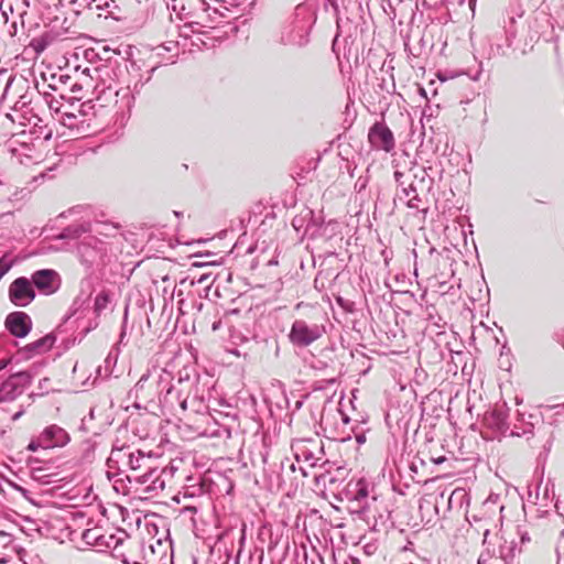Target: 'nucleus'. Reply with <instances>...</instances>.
I'll return each mask as SVG.
<instances>
[{"mask_svg":"<svg viewBox=\"0 0 564 564\" xmlns=\"http://www.w3.org/2000/svg\"><path fill=\"white\" fill-rule=\"evenodd\" d=\"M100 65L94 67L95 77L102 84L104 88L111 89L117 83H127L130 87L133 83V91L139 94L140 89L151 80L156 66L147 72V76L139 74L140 66L134 61L128 63V58L121 56L119 51L102 48V53L95 54Z\"/></svg>","mask_w":564,"mask_h":564,"instance_id":"nucleus-1","label":"nucleus"},{"mask_svg":"<svg viewBox=\"0 0 564 564\" xmlns=\"http://www.w3.org/2000/svg\"><path fill=\"white\" fill-rule=\"evenodd\" d=\"M193 382L188 376L180 378L177 384H172V373L165 369H153L142 375L134 389L137 393H143L147 398L158 395L159 402L171 412L178 408L182 411V399L186 397Z\"/></svg>","mask_w":564,"mask_h":564,"instance_id":"nucleus-2","label":"nucleus"},{"mask_svg":"<svg viewBox=\"0 0 564 564\" xmlns=\"http://www.w3.org/2000/svg\"><path fill=\"white\" fill-rule=\"evenodd\" d=\"M327 317L318 314L307 318H296L289 332L290 343L299 348H305L318 340L326 333Z\"/></svg>","mask_w":564,"mask_h":564,"instance_id":"nucleus-3","label":"nucleus"},{"mask_svg":"<svg viewBox=\"0 0 564 564\" xmlns=\"http://www.w3.org/2000/svg\"><path fill=\"white\" fill-rule=\"evenodd\" d=\"M150 456L130 445L113 446L107 459L108 477L111 478L113 471L117 475L137 471L147 465Z\"/></svg>","mask_w":564,"mask_h":564,"instance_id":"nucleus-4","label":"nucleus"},{"mask_svg":"<svg viewBox=\"0 0 564 564\" xmlns=\"http://www.w3.org/2000/svg\"><path fill=\"white\" fill-rule=\"evenodd\" d=\"M262 460L267 465L264 467V476L271 490H285L297 487V467L290 458L268 464L267 457L263 456Z\"/></svg>","mask_w":564,"mask_h":564,"instance_id":"nucleus-5","label":"nucleus"},{"mask_svg":"<svg viewBox=\"0 0 564 564\" xmlns=\"http://www.w3.org/2000/svg\"><path fill=\"white\" fill-rule=\"evenodd\" d=\"M372 492L373 486L365 478L350 479L336 498L341 501L347 500L350 503V513L359 516V510L371 501Z\"/></svg>","mask_w":564,"mask_h":564,"instance_id":"nucleus-6","label":"nucleus"},{"mask_svg":"<svg viewBox=\"0 0 564 564\" xmlns=\"http://www.w3.org/2000/svg\"><path fill=\"white\" fill-rule=\"evenodd\" d=\"M70 442L69 433L57 424H51L43 429V431L32 437L28 451L36 452L39 449H52L65 447Z\"/></svg>","mask_w":564,"mask_h":564,"instance_id":"nucleus-7","label":"nucleus"},{"mask_svg":"<svg viewBox=\"0 0 564 564\" xmlns=\"http://www.w3.org/2000/svg\"><path fill=\"white\" fill-rule=\"evenodd\" d=\"M490 529L486 528L484 530V539L482 545L485 546L484 551L480 553L477 563L486 564L494 557L501 558L506 564L509 563L514 557L516 544L513 541L508 542L503 535H496V540L498 545L494 544L489 540Z\"/></svg>","mask_w":564,"mask_h":564,"instance_id":"nucleus-8","label":"nucleus"},{"mask_svg":"<svg viewBox=\"0 0 564 564\" xmlns=\"http://www.w3.org/2000/svg\"><path fill=\"white\" fill-rule=\"evenodd\" d=\"M311 23L299 13L284 24L281 31L280 43L289 46L303 47L310 41Z\"/></svg>","mask_w":564,"mask_h":564,"instance_id":"nucleus-9","label":"nucleus"},{"mask_svg":"<svg viewBox=\"0 0 564 564\" xmlns=\"http://www.w3.org/2000/svg\"><path fill=\"white\" fill-rule=\"evenodd\" d=\"M509 26H505L506 29V46L501 44H491L489 56H505L507 55V48L513 46V51H519L520 54L524 55L533 48V44L538 41L539 34L534 32V34H530L523 42L518 41L514 42L517 31L514 29L516 19L511 17L509 19Z\"/></svg>","mask_w":564,"mask_h":564,"instance_id":"nucleus-10","label":"nucleus"},{"mask_svg":"<svg viewBox=\"0 0 564 564\" xmlns=\"http://www.w3.org/2000/svg\"><path fill=\"white\" fill-rule=\"evenodd\" d=\"M391 511L379 500L376 495L371 496V501L359 510V518L367 522L375 531L388 528Z\"/></svg>","mask_w":564,"mask_h":564,"instance_id":"nucleus-11","label":"nucleus"},{"mask_svg":"<svg viewBox=\"0 0 564 564\" xmlns=\"http://www.w3.org/2000/svg\"><path fill=\"white\" fill-rule=\"evenodd\" d=\"M108 250V243L94 236L85 237L77 246L78 258L88 268L104 262Z\"/></svg>","mask_w":564,"mask_h":564,"instance_id":"nucleus-12","label":"nucleus"},{"mask_svg":"<svg viewBox=\"0 0 564 564\" xmlns=\"http://www.w3.org/2000/svg\"><path fill=\"white\" fill-rule=\"evenodd\" d=\"M33 376L30 371H18L10 375L0 384V401H13L21 395L25 388L32 382Z\"/></svg>","mask_w":564,"mask_h":564,"instance_id":"nucleus-13","label":"nucleus"},{"mask_svg":"<svg viewBox=\"0 0 564 564\" xmlns=\"http://www.w3.org/2000/svg\"><path fill=\"white\" fill-rule=\"evenodd\" d=\"M410 183L406 191H412L413 195L406 199V206L412 209H419L422 203L419 192L430 189L432 180L429 178L426 169L423 166H413L409 170Z\"/></svg>","mask_w":564,"mask_h":564,"instance_id":"nucleus-14","label":"nucleus"},{"mask_svg":"<svg viewBox=\"0 0 564 564\" xmlns=\"http://www.w3.org/2000/svg\"><path fill=\"white\" fill-rule=\"evenodd\" d=\"M509 408L506 402L496 404L495 408L485 412L482 424L492 432V437L505 436L508 434L510 426L508 423Z\"/></svg>","mask_w":564,"mask_h":564,"instance_id":"nucleus-15","label":"nucleus"},{"mask_svg":"<svg viewBox=\"0 0 564 564\" xmlns=\"http://www.w3.org/2000/svg\"><path fill=\"white\" fill-rule=\"evenodd\" d=\"M9 299L18 307L28 306L35 299V290L30 279L17 278L9 286Z\"/></svg>","mask_w":564,"mask_h":564,"instance_id":"nucleus-16","label":"nucleus"},{"mask_svg":"<svg viewBox=\"0 0 564 564\" xmlns=\"http://www.w3.org/2000/svg\"><path fill=\"white\" fill-rule=\"evenodd\" d=\"M192 388H188L186 397L182 399V412L189 411L194 414H207L209 404L205 398V390L200 389L197 380H193Z\"/></svg>","mask_w":564,"mask_h":564,"instance_id":"nucleus-17","label":"nucleus"},{"mask_svg":"<svg viewBox=\"0 0 564 564\" xmlns=\"http://www.w3.org/2000/svg\"><path fill=\"white\" fill-rule=\"evenodd\" d=\"M31 282L34 289L44 295L54 294L61 286V276L53 269H41L32 273Z\"/></svg>","mask_w":564,"mask_h":564,"instance_id":"nucleus-18","label":"nucleus"},{"mask_svg":"<svg viewBox=\"0 0 564 564\" xmlns=\"http://www.w3.org/2000/svg\"><path fill=\"white\" fill-rule=\"evenodd\" d=\"M368 139L373 148L386 152H390L395 145L392 131L383 122H376L369 129Z\"/></svg>","mask_w":564,"mask_h":564,"instance_id":"nucleus-19","label":"nucleus"},{"mask_svg":"<svg viewBox=\"0 0 564 564\" xmlns=\"http://www.w3.org/2000/svg\"><path fill=\"white\" fill-rule=\"evenodd\" d=\"M162 469L149 467L142 475L133 476L137 484L143 486V492L153 497L158 496L165 488V481L162 479Z\"/></svg>","mask_w":564,"mask_h":564,"instance_id":"nucleus-20","label":"nucleus"},{"mask_svg":"<svg viewBox=\"0 0 564 564\" xmlns=\"http://www.w3.org/2000/svg\"><path fill=\"white\" fill-rule=\"evenodd\" d=\"M8 332L18 338H24L32 330L31 317L22 311H15L7 315L4 321Z\"/></svg>","mask_w":564,"mask_h":564,"instance_id":"nucleus-21","label":"nucleus"},{"mask_svg":"<svg viewBox=\"0 0 564 564\" xmlns=\"http://www.w3.org/2000/svg\"><path fill=\"white\" fill-rule=\"evenodd\" d=\"M55 341L56 337L53 334H47L19 349L18 355L22 359H31L34 356L42 355L51 350Z\"/></svg>","mask_w":564,"mask_h":564,"instance_id":"nucleus-22","label":"nucleus"},{"mask_svg":"<svg viewBox=\"0 0 564 564\" xmlns=\"http://www.w3.org/2000/svg\"><path fill=\"white\" fill-rule=\"evenodd\" d=\"M106 532H102L100 528L87 529L83 532V540L86 544L99 547L104 551Z\"/></svg>","mask_w":564,"mask_h":564,"instance_id":"nucleus-23","label":"nucleus"},{"mask_svg":"<svg viewBox=\"0 0 564 564\" xmlns=\"http://www.w3.org/2000/svg\"><path fill=\"white\" fill-rule=\"evenodd\" d=\"M88 231H90V224L88 221H84L67 226L62 230L58 237L61 239H76Z\"/></svg>","mask_w":564,"mask_h":564,"instance_id":"nucleus-24","label":"nucleus"},{"mask_svg":"<svg viewBox=\"0 0 564 564\" xmlns=\"http://www.w3.org/2000/svg\"><path fill=\"white\" fill-rule=\"evenodd\" d=\"M529 419L530 420L535 419V422L525 421L524 414H519V421H521L523 423V429L520 432L518 425H514V430H511L509 435L510 436L532 435L535 423L543 424L542 419L538 415L529 414Z\"/></svg>","mask_w":564,"mask_h":564,"instance_id":"nucleus-25","label":"nucleus"},{"mask_svg":"<svg viewBox=\"0 0 564 564\" xmlns=\"http://www.w3.org/2000/svg\"><path fill=\"white\" fill-rule=\"evenodd\" d=\"M295 458L297 462L304 460L310 464L311 467H315L322 457H317L312 448H308L306 444H299L295 448Z\"/></svg>","mask_w":564,"mask_h":564,"instance_id":"nucleus-26","label":"nucleus"},{"mask_svg":"<svg viewBox=\"0 0 564 564\" xmlns=\"http://www.w3.org/2000/svg\"><path fill=\"white\" fill-rule=\"evenodd\" d=\"M394 180L398 184V187L400 188V192L397 193V198H399L400 200H403L405 198L409 199L413 195L412 191H406L408 184L410 183L409 171H395Z\"/></svg>","mask_w":564,"mask_h":564,"instance_id":"nucleus-27","label":"nucleus"},{"mask_svg":"<svg viewBox=\"0 0 564 564\" xmlns=\"http://www.w3.org/2000/svg\"><path fill=\"white\" fill-rule=\"evenodd\" d=\"M110 295L107 291H101L95 297L94 302V312L97 316H99L109 305Z\"/></svg>","mask_w":564,"mask_h":564,"instance_id":"nucleus-28","label":"nucleus"},{"mask_svg":"<svg viewBox=\"0 0 564 564\" xmlns=\"http://www.w3.org/2000/svg\"><path fill=\"white\" fill-rule=\"evenodd\" d=\"M122 536H119L115 533H106L104 551L111 549L113 551L112 555L117 554L116 551L122 544Z\"/></svg>","mask_w":564,"mask_h":564,"instance_id":"nucleus-29","label":"nucleus"},{"mask_svg":"<svg viewBox=\"0 0 564 564\" xmlns=\"http://www.w3.org/2000/svg\"><path fill=\"white\" fill-rule=\"evenodd\" d=\"M332 8L334 17L336 19L337 29L340 30L344 23V19L341 15V11L339 9V4L337 0H328L327 2H324V9L327 10Z\"/></svg>","mask_w":564,"mask_h":564,"instance_id":"nucleus-30","label":"nucleus"},{"mask_svg":"<svg viewBox=\"0 0 564 564\" xmlns=\"http://www.w3.org/2000/svg\"><path fill=\"white\" fill-rule=\"evenodd\" d=\"M95 447H96V444L90 440H86L82 443V452H83L82 460L83 462L90 463L93 460Z\"/></svg>","mask_w":564,"mask_h":564,"instance_id":"nucleus-31","label":"nucleus"},{"mask_svg":"<svg viewBox=\"0 0 564 564\" xmlns=\"http://www.w3.org/2000/svg\"><path fill=\"white\" fill-rule=\"evenodd\" d=\"M196 8L206 12L212 22H215L218 17H221L218 9H212L210 6L205 0H195Z\"/></svg>","mask_w":564,"mask_h":564,"instance_id":"nucleus-32","label":"nucleus"},{"mask_svg":"<svg viewBox=\"0 0 564 564\" xmlns=\"http://www.w3.org/2000/svg\"><path fill=\"white\" fill-rule=\"evenodd\" d=\"M213 282H214V278H213L212 273H203L196 280H193L192 283L205 285L206 288H208Z\"/></svg>","mask_w":564,"mask_h":564,"instance_id":"nucleus-33","label":"nucleus"},{"mask_svg":"<svg viewBox=\"0 0 564 564\" xmlns=\"http://www.w3.org/2000/svg\"><path fill=\"white\" fill-rule=\"evenodd\" d=\"M7 28V33L10 37H15L19 33V26H21V21L18 22L17 20H13L9 22Z\"/></svg>","mask_w":564,"mask_h":564,"instance_id":"nucleus-34","label":"nucleus"},{"mask_svg":"<svg viewBox=\"0 0 564 564\" xmlns=\"http://www.w3.org/2000/svg\"><path fill=\"white\" fill-rule=\"evenodd\" d=\"M11 267H12L11 261H9L6 256L1 257V259H0V280L9 272Z\"/></svg>","mask_w":564,"mask_h":564,"instance_id":"nucleus-35","label":"nucleus"},{"mask_svg":"<svg viewBox=\"0 0 564 564\" xmlns=\"http://www.w3.org/2000/svg\"><path fill=\"white\" fill-rule=\"evenodd\" d=\"M31 104V98L24 94L22 95L19 100L15 102L14 105V109L15 110H23L24 108H26L29 105Z\"/></svg>","mask_w":564,"mask_h":564,"instance_id":"nucleus-36","label":"nucleus"},{"mask_svg":"<svg viewBox=\"0 0 564 564\" xmlns=\"http://www.w3.org/2000/svg\"><path fill=\"white\" fill-rule=\"evenodd\" d=\"M96 0H73L74 6H76V12L78 13L80 9H90L93 2Z\"/></svg>","mask_w":564,"mask_h":564,"instance_id":"nucleus-37","label":"nucleus"},{"mask_svg":"<svg viewBox=\"0 0 564 564\" xmlns=\"http://www.w3.org/2000/svg\"><path fill=\"white\" fill-rule=\"evenodd\" d=\"M44 97H45V100H46L50 109L55 110V111L59 110V104L53 96H51L47 93H44Z\"/></svg>","mask_w":564,"mask_h":564,"instance_id":"nucleus-38","label":"nucleus"},{"mask_svg":"<svg viewBox=\"0 0 564 564\" xmlns=\"http://www.w3.org/2000/svg\"><path fill=\"white\" fill-rule=\"evenodd\" d=\"M22 11L19 12L18 14V18L21 20V28L23 29L24 28V17L28 14V11L26 9L30 7V1L29 0H23L22 1Z\"/></svg>","mask_w":564,"mask_h":564,"instance_id":"nucleus-39","label":"nucleus"},{"mask_svg":"<svg viewBox=\"0 0 564 564\" xmlns=\"http://www.w3.org/2000/svg\"><path fill=\"white\" fill-rule=\"evenodd\" d=\"M554 339L563 347L564 349V327L557 330L554 334Z\"/></svg>","mask_w":564,"mask_h":564,"instance_id":"nucleus-40","label":"nucleus"},{"mask_svg":"<svg viewBox=\"0 0 564 564\" xmlns=\"http://www.w3.org/2000/svg\"><path fill=\"white\" fill-rule=\"evenodd\" d=\"M64 123L68 126H74V120L76 119V115L65 112L63 115Z\"/></svg>","mask_w":564,"mask_h":564,"instance_id":"nucleus-41","label":"nucleus"},{"mask_svg":"<svg viewBox=\"0 0 564 564\" xmlns=\"http://www.w3.org/2000/svg\"><path fill=\"white\" fill-rule=\"evenodd\" d=\"M9 11H7V9L1 6V12H2V17L4 18V23L8 24L9 23V15L8 14H13V8L11 4H9L8 7Z\"/></svg>","mask_w":564,"mask_h":564,"instance_id":"nucleus-42","label":"nucleus"},{"mask_svg":"<svg viewBox=\"0 0 564 564\" xmlns=\"http://www.w3.org/2000/svg\"><path fill=\"white\" fill-rule=\"evenodd\" d=\"M9 11H7V9L1 6V12H2V17L4 18V23L8 24L9 23V15L8 14H13V8L11 4H9L8 7Z\"/></svg>","mask_w":564,"mask_h":564,"instance_id":"nucleus-43","label":"nucleus"},{"mask_svg":"<svg viewBox=\"0 0 564 564\" xmlns=\"http://www.w3.org/2000/svg\"><path fill=\"white\" fill-rule=\"evenodd\" d=\"M32 46L34 47V50L36 51V53H41L44 48H45V45L42 44L40 41L37 40H34L32 42Z\"/></svg>","mask_w":564,"mask_h":564,"instance_id":"nucleus-44","label":"nucleus"},{"mask_svg":"<svg viewBox=\"0 0 564 564\" xmlns=\"http://www.w3.org/2000/svg\"><path fill=\"white\" fill-rule=\"evenodd\" d=\"M11 360H12L11 357H4V358L0 359V371L6 369L8 367V365L11 364Z\"/></svg>","mask_w":564,"mask_h":564,"instance_id":"nucleus-45","label":"nucleus"},{"mask_svg":"<svg viewBox=\"0 0 564 564\" xmlns=\"http://www.w3.org/2000/svg\"><path fill=\"white\" fill-rule=\"evenodd\" d=\"M58 79L56 80V76L55 75H52V83L48 84V87L52 89V90H57L58 89Z\"/></svg>","mask_w":564,"mask_h":564,"instance_id":"nucleus-46","label":"nucleus"},{"mask_svg":"<svg viewBox=\"0 0 564 564\" xmlns=\"http://www.w3.org/2000/svg\"><path fill=\"white\" fill-rule=\"evenodd\" d=\"M315 369H325L328 367V364L323 360H317L316 364L313 365Z\"/></svg>","mask_w":564,"mask_h":564,"instance_id":"nucleus-47","label":"nucleus"},{"mask_svg":"<svg viewBox=\"0 0 564 564\" xmlns=\"http://www.w3.org/2000/svg\"><path fill=\"white\" fill-rule=\"evenodd\" d=\"M382 256H383L386 265H388L389 264V260L391 259L392 252L391 251L388 252L387 250H383L382 251Z\"/></svg>","mask_w":564,"mask_h":564,"instance_id":"nucleus-48","label":"nucleus"},{"mask_svg":"<svg viewBox=\"0 0 564 564\" xmlns=\"http://www.w3.org/2000/svg\"><path fill=\"white\" fill-rule=\"evenodd\" d=\"M69 79L68 75H59L58 76V83L66 84Z\"/></svg>","mask_w":564,"mask_h":564,"instance_id":"nucleus-49","label":"nucleus"},{"mask_svg":"<svg viewBox=\"0 0 564 564\" xmlns=\"http://www.w3.org/2000/svg\"><path fill=\"white\" fill-rule=\"evenodd\" d=\"M301 476L302 478L306 477V470L303 467L297 468V477Z\"/></svg>","mask_w":564,"mask_h":564,"instance_id":"nucleus-50","label":"nucleus"},{"mask_svg":"<svg viewBox=\"0 0 564 564\" xmlns=\"http://www.w3.org/2000/svg\"><path fill=\"white\" fill-rule=\"evenodd\" d=\"M445 457L444 456H441V457H437V458H434L433 462L436 464V465H440L442 464L443 462H445Z\"/></svg>","mask_w":564,"mask_h":564,"instance_id":"nucleus-51","label":"nucleus"},{"mask_svg":"<svg viewBox=\"0 0 564 564\" xmlns=\"http://www.w3.org/2000/svg\"><path fill=\"white\" fill-rule=\"evenodd\" d=\"M556 564H564V554L557 556V563Z\"/></svg>","mask_w":564,"mask_h":564,"instance_id":"nucleus-52","label":"nucleus"},{"mask_svg":"<svg viewBox=\"0 0 564 564\" xmlns=\"http://www.w3.org/2000/svg\"><path fill=\"white\" fill-rule=\"evenodd\" d=\"M17 489H18L19 491H21L23 496H26V492H28V490H26V489H24V488H22V487H19V486H17Z\"/></svg>","mask_w":564,"mask_h":564,"instance_id":"nucleus-53","label":"nucleus"},{"mask_svg":"<svg viewBox=\"0 0 564 564\" xmlns=\"http://www.w3.org/2000/svg\"><path fill=\"white\" fill-rule=\"evenodd\" d=\"M357 442L358 443H364L365 442V436L364 435H358L357 436Z\"/></svg>","mask_w":564,"mask_h":564,"instance_id":"nucleus-54","label":"nucleus"},{"mask_svg":"<svg viewBox=\"0 0 564 564\" xmlns=\"http://www.w3.org/2000/svg\"><path fill=\"white\" fill-rule=\"evenodd\" d=\"M521 540H522V542H524V541H529L530 539L527 536V534H522Z\"/></svg>","mask_w":564,"mask_h":564,"instance_id":"nucleus-55","label":"nucleus"},{"mask_svg":"<svg viewBox=\"0 0 564 564\" xmlns=\"http://www.w3.org/2000/svg\"><path fill=\"white\" fill-rule=\"evenodd\" d=\"M111 362V356L109 355L107 358H106V364H110Z\"/></svg>","mask_w":564,"mask_h":564,"instance_id":"nucleus-56","label":"nucleus"},{"mask_svg":"<svg viewBox=\"0 0 564 564\" xmlns=\"http://www.w3.org/2000/svg\"><path fill=\"white\" fill-rule=\"evenodd\" d=\"M20 415H21V412L15 413L13 416V420H17L18 417H20Z\"/></svg>","mask_w":564,"mask_h":564,"instance_id":"nucleus-57","label":"nucleus"},{"mask_svg":"<svg viewBox=\"0 0 564 564\" xmlns=\"http://www.w3.org/2000/svg\"><path fill=\"white\" fill-rule=\"evenodd\" d=\"M192 265H193V267H203L204 264L198 263V262H194Z\"/></svg>","mask_w":564,"mask_h":564,"instance_id":"nucleus-58","label":"nucleus"},{"mask_svg":"<svg viewBox=\"0 0 564 564\" xmlns=\"http://www.w3.org/2000/svg\"><path fill=\"white\" fill-rule=\"evenodd\" d=\"M174 214H175L176 217H181L182 216L181 212H174Z\"/></svg>","mask_w":564,"mask_h":564,"instance_id":"nucleus-59","label":"nucleus"},{"mask_svg":"<svg viewBox=\"0 0 564 564\" xmlns=\"http://www.w3.org/2000/svg\"><path fill=\"white\" fill-rule=\"evenodd\" d=\"M123 336H124V330L121 332L120 340H122Z\"/></svg>","mask_w":564,"mask_h":564,"instance_id":"nucleus-60","label":"nucleus"},{"mask_svg":"<svg viewBox=\"0 0 564 564\" xmlns=\"http://www.w3.org/2000/svg\"><path fill=\"white\" fill-rule=\"evenodd\" d=\"M344 422L347 423L349 421V419L347 416H344Z\"/></svg>","mask_w":564,"mask_h":564,"instance_id":"nucleus-61","label":"nucleus"},{"mask_svg":"<svg viewBox=\"0 0 564 564\" xmlns=\"http://www.w3.org/2000/svg\"><path fill=\"white\" fill-rule=\"evenodd\" d=\"M78 304V299H76L73 303V306L77 305Z\"/></svg>","mask_w":564,"mask_h":564,"instance_id":"nucleus-62","label":"nucleus"},{"mask_svg":"<svg viewBox=\"0 0 564 564\" xmlns=\"http://www.w3.org/2000/svg\"><path fill=\"white\" fill-rule=\"evenodd\" d=\"M89 72H90V69H89V68H86V69L84 70V73H87L88 75H90V74H89Z\"/></svg>","mask_w":564,"mask_h":564,"instance_id":"nucleus-63","label":"nucleus"},{"mask_svg":"<svg viewBox=\"0 0 564 564\" xmlns=\"http://www.w3.org/2000/svg\"><path fill=\"white\" fill-rule=\"evenodd\" d=\"M101 8H102V7H101L100 4H97V6H96V9H97V10H100Z\"/></svg>","mask_w":564,"mask_h":564,"instance_id":"nucleus-64","label":"nucleus"}]
</instances>
